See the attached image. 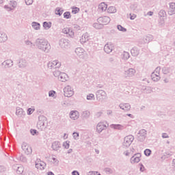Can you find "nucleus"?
Instances as JSON below:
<instances>
[{
    "instance_id": "27",
    "label": "nucleus",
    "mask_w": 175,
    "mask_h": 175,
    "mask_svg": "<svg viewBox=\"0 0 175 175\" xmlns=\"http://www.w3.org/2000/svg\"><path fill=\"white\" fill-rule=\"evenodd\" d=\"M8 40V36L6 33L0 31V43H3Z\"/></svg>"
},
{
    "instance_id": "13",
    "label": "nucleus",
    "mask_w": 175,
    "mask_h": 175,
    "mask_svg": "<svg viewBox=\"0 0 175 175\" xmlns=\"http://www.w3.org/2000/svg\"><path fill=\"white\" fill-rule=\"evenodd\" d=\"M107 126L105 122H100L96 126V132H98V133H102Z\"/></svg>"
},
{
    "instance_id": "9",
    "label": "nucleus",
    "mask_w": 175,
    "mask_h": 175,
    "mask_svg": "<svg viewBox=\"0 0 175 175\" xmlns=\"http://www.w3.org/2000/svg\"><path fill=\"white\" fill-rule=\"evenodd\" d=\"M21 147L26 155H31L32 154V148L28 144L23 142Z\"/></svg>"
},
{
    "instance_id": "30",
    "label": "nucleus",
    "mask_w": 175,
    "mask_h": 175,
    "mask_svg": "<svg viewBox=\"0 0 175 175\" xmlns=\"http://www.w3.org/2000/svg\"><path fill=\"white\" fill-rule=\"evenodd\" d=\"M150 77L153 81H159V80H161L159 75L155 74V72H152Z\"/></svg>"
},
{
    "instance_id": "22",
    "label": "nucleus",
    "mask_w": 175,
    "mask_h": 175,
    "mask_svg": "<svg viewBox=\"0 0 175 175\" xmlns=\"http://www.w3.org/2000/svg\"><path fill=\"white\" fill-rule=\"evenodd\" d=\"M131 55L133 57H137L139 54H140V49L136 46H134L131 50Z\"/></svg>"
},
{
    "instance_id": "7",
    "label": "nucleus",
    "mask_w": 175,
    "mask_h": 175,
    "mask_svg": "<svg viewBox=\"0 0 175 175\" xmlns=\"http://www.w3.org/2000/svg\"><path fill=\"white\" fill-rule=\"evenodd\" d=\"M59 44L62 49H69L70 41L66 38H62L59 40Z\"/></svg>"
},
{
    "instance_id": "16",
    "label": "nucleus",
    "mask_w": 175,
    "mask_h": 175,
    "mask_svg": "<svg viewBox=\"0 0 175 175\" xmlns=\"http://www.w3.org/2000/svg\"><path fill=\"white\" fill-rule=\"evenodd\" d=\"M113 49H114V46H113V44H106L104 46V51L107 54H110V53L113 51Z\"/></svg>"
},
{
    "instance_id": "10",
    "label": "nucleus",
    "mask_w": 175,
    "mask_h": 175,
    "mask_svg": "<svg viewBox=\"0 0 175 175\" xmlns=\"http://www.w3.org/2000/svg\"><path fill=\"white\" fill-rule=\"evenodd\" d=\"M110 21V17L107 16H101L97 19V23H100V24H102L103 27L105 25H107V24H109Z\"/></svg>"
},
{
    "instance_id": "29",
    "label": "nucleus",
    "mask_w": 175,
    "mask_h": 175,
    "mask_svg": "<svg viewBox=\"0 0 175 175\" xmlns=\"http://www.w3.org/2000/svg\"><path fill=\"white\" fill-rule=\"evenodd\" d=\"M142 92H144V94H151V92H152V88L144 86V87H142Z\"/></svg>"
},
{
    "instance_id": "59",
    "label": "nucleus",
    "mask_w": 175,
    "mask_h": 175,
    "mask_svg": "<svg viewBox=\"0 0 175 175\" xmlns=\"http://www.w3.org/2000/svg\"><path fill=\"white\" fill-rule=\"evenodd\" d=\"M55 91H54V90L49 91V96L53 97V96H55Z\"/></svg>"
},
{
    "instance_id": "35",
    "label": "nucleus",
    "mask_w": 175,
    "mask_h": 175,
    "mask_svg": "<svg viewBox=\"0 0 175 175\" xmlns=\"http://www.w3.org/2000/svg\"><path fill=\"white\" fill-rule=\"evenodd\" d=\"M107 13L113 14V13H117V9L114 6H109L108 8H107Z\"/></svg>"
},
{
    "instance_id": "15",
    "label": "nucleus",
    "mask_w": 175,
    "mask_h": 175,
    "mask_svg": "<svg viewBox=\"0 0 175 175\" xmlns=\"http://www.w3.org/2000/svg\"><path fill=\"white\" fill-rule=\"evenodd\" d=\"M135 73H136V70L134 68H129L127 70L124 71V76L125 77H133L135 76Z\"/></svg>"
},
{
    "instance_id": "17",
    "label": "nucleus",
    "mask_w": 175,
    "mask_h": 175,
    "mask_svg": "<svg viewBox=\"0 0 175 175\" xmlns=\"http://www.w3.org/2000/svg\"><path fill=\"white\" fill-rule=\"evenodd\" d=\"M79 117H80V113L77 111H71L70 112V118L71 120L75 121V120H79Z\"/></svg>"
},
{
    "instance_id": "26",
    "label": "nucleus",
    "mask_w": 175,
    "mask_h": 175,
    "mask_svg": "<svg viewBox=\"0 0 175 175\" xmlns=\"http://www.w3.org/2000/svg\"><path fill=\"white\" fill-rule=\"evenodd\" d=\"M16 116H18L19 117H23V116H25V111H24V109L22 108H20L18 107H16Z\"/></svg>"
},
{
    "instance_id": "61",
    "label": "nucleus",
    "mask_w": 175,
    "mask_h": 175,
    "mask_svg": "<svg viewBox=\"0 0 175 175\" xmlns=\"http://www.w3.org/2000/svg\"><path fill=\"white\" fill-rule=\"evenodd\" d=\"M52 160L53 161V163L55 165H58V163H59V161H58V159H57L55 157H53Z\"/></svg>"
},
{
    "instance_id": "3",
    "label": "nucleus",
    "mask_w": 175,
    "mask_h": 175,
    "mask_svg": "<svg viewBox=\"0 0 175 175\" xmlns=\"http://www.w3.org/2000/svg\"><path fill=\"white\" fill-rule=\"evenodd\" d=\"M137 139L138 142L143 143L147 139V131L146 129H141L137 134Z\"/></svg>"
},
{
    "instance_id": "25",
    "label": "nucleus",
    "mask_w": 175,
    "mask_h": 175,
    "mask_svg": "<svg viewBox=\"0 0 175 175\" xmlns=\"http://www.w3.org/2000/svg\"><path fill=\"white\" fill-rule=\"evenodd\" d=\"M98 10L99 12H106L107 10V4L105 2L100 3L98 5Z\"/></svg>"
},
{
    "instance_id": "37",
    "label": "nucleus",
    "mask_w": 175,
    "mask_h": 175,
    "mask_svg": "<svg viewBox=\"0 0 175 175\" xmlns=\"http://www.w3.org/2000/svg\"><path fill=\"white\" fill-rule=\"evenodd\" d=\"M55 13L57 16H62V13H64V10L61 8H56L55 10Z\"/></svg>"
},
{
    "instance_id": "54",
    "label": "nucleus",
    "mask_w": 175,
    "mask_h": 175,
    "mask_svg": "<svg viewBox=\"0 0 175 175\" xmlns=\"http://www.w3.org/2000/svg\"><path fill=\"white\" fill-rule=\"evenodd\" d=\"M70 142L69 141H66V142L63 143V147H64V148H66V150H68V148H69V147H70V145L69 144Z\"/></svg>"
},
{
    "instance_id": "24",
    "label": "nucleus",
    "mask_w": 175,
    "mask_h": 175,
    "mask_svg": "<svg viewBox=\"0 0 175 175\" xmlns=\"http://www.w3.org/2000/svg\"><path fill=\"white\" fill-rule=\"evenodd\" d=\"M168 14L170 16H173V14H175V3H170V9L168 11Z\"/></svg>"
},
{
    "instance_id": "19",
    "label": "nucleus",
    "mask_w": 175,
    "mask_h": 175,
    "mask_svg": "<svg viewBox=\"0 0 175 175\" xmlns=\"http://www.w3.org/2000/svg\"><path fill=\"white\" fill-rule=\"evenodd\" d=\"M90 34H88V33H85L84 34H83L79 42L81 43V44H84V43H87V42L90 40Z\"/></svg>"
},
{
    "instance_id": "11",
    "label": "nucleus",
    "mask_w": 175,
    "mask_h": 175,
    "mask_svg": "<svg viewBox=\"0 0 175 175\" xmlns=\"http://www.w3.org/2000/svg\"><path fill=\"white\" fill-rule=\"evenodd\" d=\"M96 96L97 100H102V99H105V98L107 96L106 92L103 90H97L96 92Z\"/></svg>"
},
{
    "instance_id": "38",
    "label": "nucleus",
    "mask_w": 175,
    "mask_h": 175,
    "mask_svg": "<svg viewBox=\"0 0 175 175\" xmlns=\"http://www.w3.org/2000/svg\"><path fill=\"white\" fill-rule=\"evenodd\" d=\"M16 167H17V170H16L17 174H23L24 172V167L20 165H16Z\"/></svg>"
},
{
    "instance_id": "2",
    "label": "nucleus",
    "mask_w": 175,
    "mask_h": 175,
    "mask_svg": "<svg viewBox=\"0 0 175 175\" xmlns=\"http://www.w3.org/2000/svg\"><path fill=\"white\" fill-rule=\"evenodd\" d=\"M47 126V118L44 116H40L38 117V122L37 123V127L38 129H40V131H43L44 128Z\"/></svg>"
},
{
    "instance_id": "42",
    "label": "nucleus",
    "mask_w": 175,
    "mask_h": 175,
    "mask_svg": "<svg viewBox=\"0 0 175 175\" xmlns=\"http://www.w3.org/2000/svg\"><path fill=\"white\" fill-rule=\"evenodd\" d=\"M104 172L106 173V174H113V173H114V170L110 167H107L104 170Z\"/></svg>"
},
{
    "instance_id": "8",
    "label": "nucleus",
    "mask_w": 175,
    "mask_h": 175,
    "mask_svg": "<svg viewBox=\"0 0 175 175\" xmlns=\"http://www.w3.org/2000/svg\"><path fill=\"white\" fill-rule=\"evenodd\" d=\"M47 65L49 69H59V68H61V62L58 60L49 62Z\"/></svg>"
},
{
    "instance_id": "36",
    "label": "nucleus",
    "mask_w": 175,
    "mask_h": 175,
    "mask_svg": "<svg viewBox=\"0 0 175 175\" xmlns=\"http://www.w3.org/2000/svg\"><path fill=\"white\" fill-rule=\"evenodd\" d=\"M31 26L36 31H38V29H40V23L38 22H32Z\"/></svg>"
},
{
    "instance_id": "55",
    "label": "nucleus",
    "mask_w": 175,
    "mask_h": 175,
    "mask_svg": "<svg viewBox=\"0 0 175 175\" xmlns=\"http://www.w3.org/2000/svg\"><path fill=\"white\" fill-rule=\"evenodd\" d=\"M70 29V27H65L62 29V33H65L66 35H68L69 31Z\"/></svg>"
},
{
    "instance_id": "12",
    "label": "nucleus",
    "mask_w": 175,
    "mask_h": 175,
    "mask_svg": "<svg viewBox=\"0 0 175 175\" xmlns=\"http://www.w3.org/2000/svg\"><path fill=\"white\" fill-rule=\"evenodd\" d=\"M46 164L44 161H42L40 159L36 161V167L40 169V170H44L46 169Z\"/></svg>"
},
{
    "instance_id": "44",
    "label": "nucleus",
    "mask_w": 175,
    "mask_h": 175,
    "mask_svg": "<svg viewBox=\"0 0 175 175\" xmlns=\"http://www.w3.org/2000/svg\"><path fill=\"white\" fill-rule=\"evenodd\" d=\"M159 17L160 18L166 17V11H165V10H161L159 12Z\"/></svg>"
},
{
    "instance_id": "50",
    "label": "nucleus",
    "mask_w": 175,
    "mask_h": 175,
    "mask_svg": "<svg viewBox=\"0 0 175 175\" xmlns=\"http://www.w3.org/2000/svg\"><path fill=\"white\" fill-rule=\"evenodd\" d=\"M79 136H80V134L77 132H74L72 133V137L75 139V140H79Z\"/></svg>"
},
{
    "instance_id": "14",
    "label": "nucleus",
    "mask_w": 175,
    "mask_h": 175,
    "mask_svg": "<svg viewBox=\"0 0 175 175\" xmlns=\"http://www.w3.org/2000/svg\"><path fill=\"white\" fill-rule=\"evenodd\" d=\"M140 158H142V154H140V153L135 154L131 158V163H139V162H140Z\"/></svg>"
},
{
    "instance_id": "49",
    "label": "nucleus",
    "mask_w": 175,
    "mask_h": 175,
    "mask_svg": "<svg viewBox=\"0 0 175 175\" xmlns=\"http://www.w3.org/2000/svg\"><path fill=\"white\" fill-rule=\"evenodd\" d=\"M67 35H68L70 38H75V32L73 31L72 28H70V31Z\"/></svg>"
},
{
    "instance_id": "53",
    "label": "nucleus",
    "mask_w": 175,
    "mask_h": 175,
    "mask_svg": "<svg viewBox=\"0 0 175 175\" xmlns=\"http://www.w3.org/2000/svg\"><path fill=\"white\" fill-rule=\"evenodd\" d=\"M4 9H5L7 12H12V10H13V8L10 6V4L4 5Z\"/></svg>"
},
{
    "instance_id": "32",
    "label": "nucleus",
    "mask_w": 175,
    "mask_h": 175,
    "mask_svg": "<svg viewBox=\"0 0 175 175\" xmlns=\"http://www.w3.org/2000/svg\"><path fill=\"white\" fill-rule=\"evenodd\" d=\"M111 127L113 129H117L118 131H122L125 129V127L121 124H111Z\"/></svg>"
},
{
    "instance_id": "63",
    "label": "nucleus",
    "mask_w": 175,
    "mask_h": 175,
    "mask_svg": "<svg viewBox=\"0 0 175 175\" xmlns=\"http://www.w3.org/2000/svg\"><path fill=\"white\" fill-rule=\"evenodd\" d=\"M80 26L79 25H74L73 29L75 31H80Z\"/></svg>"
},
{
    "instance_id": "57",
    "label": "nucleus",
    "mask_w": 175,
    "mask_h": 175,
    "mask_svg": "<svg viewBox=\"0 0 175 175\" xmlns=\"http://www.w3.org/2000/svg\"><path fill=\"white\" fill-rule=\"evenodd\" d=\"M30 133L33 135L35 136V135H38V132L36 129H31L30 130Z\"/></svg>"
},
{
    "instance_id": "45",
    "label": "nucleus",
    "mask_w": 175,
    "mask_h": 175,
    "mask_svg": "<svg viewBox=\"0 0 175 175\" xmlns=\"http://www.w3.org/2000/svg\"><path fill=\"white\" fill-rule=\"evenodd\" d=\"M117 29H118V31H120L121 32H126V28L122 27V25H117Z\"/></svg>"
},
{
    "instance_id": "18",
    "label": "nucleus",
    "mask_w": 175,
    "mask_h": 175,
    "mask_svg": "<svg viewBox=\"0 0 175 175\" xmlns=\"http://www.w3.org/2000/svg\"><path fill=\"white\" fill-rule=\"evenodd\" d=\"M1 66H4L5 69L12 68L13 66V62L12 59H7L1 63Z\"/></svg>"
},
{
    "instance_id": "58",
    "label": "nucleus",
    "mask_w": 175,
    "mask_h": 175,
    "mask_svg": "<svg viewBox=\"0 0 175 175\" xmlns=\"http://www.w3.org/2000/svg\"><path fill=\"white\" fill-rule=\"evenodd\" d=\"M25 2L27 6H29L30 5H32L33 3V0H25Z\"/></svg>"
},
{
    "instance_id": "41",
    "label": "nucleus",
    "mask_w": 175,
    "mask_h": 175,
    "mask_svg": "<svg viewBox=\"0 0 175 175\" xmlns=\"http://www.w3.org/2000/svg\"><path fill=\"white\" fill-rule=\"evenodd\" d=\"M64 18H66V20H69V18H72V15L70 14V12L67 11L63 14Z\"/></svg>"
},
{
    "instance_id": "56",
    "label": "nucleus",
    "mask_w": 175,
    "mask_h": 175,
    "mask_svg": "<svg viewBox=\"0 0 175 175\" xmlns=\"http://www.w3.org/2000/svg\"><path fill=\"white\" fill-rule=\"evenodd\" d=\"M109 62L111 64H116V62H117V60L116 59V57H111L109 58Z\"/></svg>"
},
{
    "instance_id": "23",
    "label": "nucleus",
    "mask_w": 175,
    "mask_h": 175,
    "mask_svg": "<svg viewBox=\"0 0 175 175\" xmlns=\"http://www.w3.org/2000/svg\"><path fill=\"white\" fill-rule=\"evenodd\" d=\"M51 148L54 151H58L61 148V144H59V142L55 141L52 144Z\"/></svg>"
},
{
    "instance_id": "28",
    "label": "nucleus",
    "mask_w": 175,
    "mask_h": 175,
    "mask_svg": "<svg viewBox=\"0 0 175 175\" xmlns=\"http://www.w3.org/2000/svg\"><path fill=\"white\" fill-rule=\"evenodd\" d=\"M152 40H154V36L151 34L147 35L144 38V43H150V42H152Z\"/></svg>"
},
{
    "instance_id": "21",
    "label": "nucleus",
    "mask_w": 175,
    "mask_h": 175,
    "mask_svg": "<svg viewBox=\"0 0 175 175\" xmlns=\"http://www.w3.org/2000/svg\"><path fill=\"white\" fill-rule=\"evenodd\" d=\"M119 107L122 110H124V111H129L131 110V105L129 103H120Z\"/></svg>"
},
{
    "instance_id": "31",
    "label": "nucleus",
    "mask_w": 175,
    "mask_h": 175,
    "mask_svg": "<svg viewBox=\"0 0 175 175\" xmlns=\"http://www.w3.org/2000/svg\"><path fill=\"white\" fill-rule=\"evenodd\" d=\"M90 116H91V112L88 110L83 111L81 113L82 118H84L85 120L90 118Z\"/></svg>"
},
{
    "instance_id": "62",
    "label": "nucleus",
    "mask_w": 175,
    "mask_h": 175,
    "mask_svg": "<svg viewBox=\"0 0 175 175\" xmlns=\"http://www.w3.org/2000/svg\"><path fill=\"white\" fill-rule=\"evenodd\" d=\"M139 165H140V167H139L140 172H144L145 167L143 163H140Z\"/></svg>"
},
{
    "instance_id": "20",
    "label": "nucleus",
    "mask_w": 175,
    "mask_h": 175,
    "mask_svg": "<svg viewBox=\"0 0 175 175\" xmlns=\"http://www.w3.org/2000/svg\"><path fill=\"white\" fill-rule=\"evenodd\" d=\"M75 53L79 58H82V59H84V49L83 48H77L75 49Z\"/></svg>"
},
{
    "instance_id": "39",
    "label": "nucleus",
    "mask_w": 175,
    "mask_h": 175,
    "mask_svg": "<svg viewBox=\"0 0 175 175\" xmlns=\"http://www.w3.org/2000/svg\"><path fill=\"white\" fill-rule=\"evenodd\" d=\"M43 27L44 28V29H50V28H51V22H44Z\"/></svg>"
},
{
    "instance_id": "33",
    "label": "nucleus",
    "mask_w": 175,
    "mask_h": 175,
    "mask_svg": "<svg viewBox=\"0 0 175 175\" xmlns=\"http://www.w3.org/2000/svg\"><path fill=\"white\" fill-rule=\"evenodd\" d=\"M92 27L95 28V29H102L103 28V25L99 22L93 23Z\"/></svg>"
},
{
    "instance_id": "46",
    "label": "nucleus",
    "mask_w": 175,
    "mask_h": 175,
    "mask_svg": "<svg viewBox=\"0 0 175 175\" xmlns=\"http://www.w3.org/2000/svg\"><path fill=\"white\" fill-rule=\"evenodd\" d=\"M130 57H131V55H130L128 52L124 51V52L123 53V57H122V58H123L124 60L129 59Z\"/></svg>"
},
{
    "instance_id": "40",
    "label": "nucleus",
    "mask_w": 175,
    "mask_h": 175,
    "mask_svg": "<svg viewBox=\"0 0 175 175\" xmlns=\"http://www.w3.org/2000/svg\"><path fill=\"white\" fill-rule=\"evenodd\" d=\"M137 6H139V3H137V2H135L131 4L130 8L131 10L135 11V10H137Z\"/></svg>"
},
{
    "instance_id": "48",
    "label": "nucleus",
    "mask_w": 175,
    "mask_h": 175,
    "mask_svg": "<svg viewBox=\"0 0 175 175\" xmlns=\"http://www.w3.org/2000/svg\"><path fill=\"white\" fill-rule=\"evenodd\" d=\"M86 99L88 100H95V95L94 94H90L87 96Z\"/></svg>"
},
{
    "instance_id": "4",
    "label": "nucleus",
    "mask_w": 175,
    "mask_h": 175,
    "mask_svg": "<svg viewBox=\"0 0 175 175\" xmlns=\"http://www.w3.org/2000/svg\"><path fill=\"white\" fill-rule=\"evenodd\" d=\"M134 140L135 137L133 135H129L126 136L122 144L124 148H128V147H130Z\"/></svg>"
},
{
    "instance_id": "6",
    "label": "nucleus",
    "mask_w": 175,
    "mask_h": 175,
    "mask_svg": "<svg viewBox=\"0 0 175 175\" xmlns=\"http://www.w3.org/2000/svg\"><path fill=\"white\" fill-rule=\"evenodd\" d=\"M64 96L67 98H70L75 95V92L73 91V88L72 86L67 85L64 88Z\"/></svg>"
},
{
    "instance_id": "60",
    "label": "nucleus",
    "mask_w": 175,
    "mask_h": 175,
    "mask_svg": "<svg viewBox=\"0 0 175 175\" xmlns=\"http://www.w3.org/2000/svg\"><path fill=\"white\" fill-rule=\"evenodd\" d=\"M161 72V67L159 66L157 67L154 71L153 72H154L156 75H159V72Z\"/></svg>"
},
{
    "instance_id": "34",
    "label": "nucleus",
    "mask_w": 175,
    "mask_h": 175,
    "mask_svg": "<svg viewBox=\"0 0 175 175\" xmlns=\"http://www.w3.org/2000/svg\"><path fill=\"white\" fill-rule=\"evenodd\" d=\"M19 68H25L27 66V61L25 59H21L19 60L18 63Z\"/></svg>"
},
{
    "instance_id": "5",
    "label": "nucleus",
    "mask_w": 175,
    "mask_h": 175,
    "mask_svg": "<svg viewBox=\"0 0 175 175\" xmlns=\"http://www.w3.org/2000/svg\"><path fill=\"white\" fill-rule=\"evenodd\" d=\"M53 75L57 77H58V79L63 83L65 81H68L69 77L65 72H59V71L54 72Z\"/></svg>"
},
{
    "instance_id": "47",
    "label": "nucleus",
    "mask_w": 175,
    "mask_h": 175,
    "mask_svg": "<svg viewBox=\"0 0 175 175\" xmlns=\"http://www.w3.org/2000/svg\"><path fill=\"white\" fill-rule=\"evenodd\" d=\"M79 12H80V8H79L77 7H72V14H77V13H79Z\"/></svg>"
},
{
    "instance_id": "1",
    "label": "nucleus",
    "mask_w": 175,
    "mask_h": 175,
    "mask_svg": "<svg viewBox=\"0 0 175 175\" xmlns=\"http://www.w3.org/2000/svg\"><path fill=\"white\" fill-rule=\"evenodd\" d=\"M36 46L39 50L44 51V53H50V50H51V45L44 38H38L36 40Z\"/></svg>"
},
{
    "instance_id": "52",
    "label": "nucleus",
    "mask_w": 175,
    "mask_h": 175,
    "mask_svg": "<svg viewBox=\"0 0 175 175\" xmlns=\"http://www.w3.org/2000/svg\"><path fill=\"white\" fill-rule=\"evenodd\" d=\"M151 150L150 149H146L144 150V154L146 155V157H150V155H151Z\"/></svg>"
},
{
    "instance_id": "43",
    "label": "nucleus",
    "mask_w": 175,
    "mask_h": 175,
    "mask_svg": "<svg viewBox=\"0 0 175 175\" xmlns=\"http://www.w3.org/2000/svg\"><path fill=\"white\" fill-rule=\"evenodd\" d=\"M10 6L12 8L13 10H14L15 8L17 7V1H11L9 3Z\"/></svg>"
},
{
    "instance_id": "64",
    "label": "nucleus",
    "mask_w": 175,
    "mask_h": 175,
    "mask_svg": "<svg viewBox=\"0 0 175 175\" xmlns=\"http://www.w3.org/2000/svg\"><path fill=\"white\" fill-rule=\"evenodd\" d=\"M32 113H33V109H32L31 108L27 109V115L28 116H31V114H32Z\"/></svg>"
},
{
    "instance_id": "51",
    "label": "nucleus",
    "mask_w": 175,
    "mask_h": 175,
    "mask_svg": "<svg viewBox=\"0 0 175 175\" xmlns=\"http://www.w3.org/2000/svg\"><path fill=\"white\" fill-rule=\"evenodd\" d=\"M163 75H167V73H170V68L164 67L163 68Z\"/></svg>"
}]
</instances>
